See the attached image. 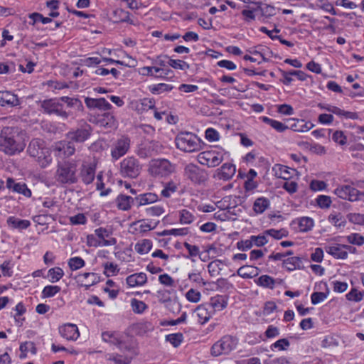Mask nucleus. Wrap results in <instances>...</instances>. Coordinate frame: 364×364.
Wrapping results in <instances>:
<instances>
[{
  "mask_svg": "<svg viewBox=\"0 0 364 364\" xmlns=\"http://www.w3.org/2000/svg\"><path fill=\"white\" fill-rule=\"evenodd\" d=\"M227 301L223 296L217 295L210 299V302L208 303L209 308L211 309L213 314L217 311H222L227 306Z\"/></svg>",
  "mask_w": 364,
  "mask_h": 364,
  "instance_id": "c85d7f7f",
  "label": "nucleus"
},
{
  "mask_svg": "<svg viewBox=\"0 0 364 364\" xmlns=\"http://www.w3.org/2000/svg\"><path fill=\"white\" fill-rule=\"evenodd\" d=\"M183 336L181 333H171L166 336V341L171 343L173 347H178L182 343Z\"/></svg>",
  "mask_w": 364,
  "mask_h": 364,
  "instance_id": "09e8293b",
  "label": "nucleus"
},
{
  "mask_svg": "<svg viewBox=\"0 0 364 364\" xmlns=\"http://www.w3.org/2000/svg\"><path fill=\"white\" fill-rule=\"evenodd\" d=\"M221 264H223V262L220 259H216L208 264V272L212 277L219 275L220 272L222 270Z\"/></svg>",
  "mask_w": 364,
  "mask_h": 364,
  "instance_id": "49530a36",
  "label": "nucleus"
},
{
  "mask_svg": "<svg viewBox=\"0 0 364 364\" xmlns=\"http://www.w3.org/2000/svg\"><path fill=\"white\" fill-rule=\"evenodd\" d=\"M19 349L21 352V354L20 355L21 358H25L28 351H31L33 354L36 353V348L33 342H25L21 343Z\"/></svg>",
  "mask_w": 364,
  "mask_h": 364,
  "instance_id": "603ef678",
  "label": "nucleus"
},
{
  "mask_svg": "<svg viewBox=\"0 0 364 364\" xmlns=\"http://www.w3.org/2000/svg\"><path fill=\"white\" fill-rule=\"evenodd\" d=\"M348 200L350 201H356L358 200L362 199L363 196H364V193L360 192L355 188L348 185Z\"/></svg>",
  "mask_w": 364,
  "mask_h": 364,
  "instance_id": "6e6d98bb",
  "label": "nucleus"
},
{
  "mask_svg": "<svg viewBox=\"0 0 364 364\" xmlns=\"http://www.w3.org/2000/svg\"><path fill=\"white\" fill-rule=\"evenodd\" d=\"M6 187L12 191L23 195L26 197L31 196V191L24 183H16L11 178H8Z\"/></svg>",
  "mask_w": 364,
  "mask_h": 364,
  "instance_id": "aec40b11",
  "label": "nucleus"
},
{
  "mask_svg": "<svg viewBox=\"0 0 364 364\" xmlns=\"http://www.w3.org/2000/svg\"><path fill=\"white\" fill-rule=\"evenodd\" d=\"M255 282L258 286L273 289L276 284H281L282 280L280 279H275L269 275L264 274L260 276Z\"/></svg>",
  "mask_w": 364,
  "mask_h": 364,
  "instance_id": "bb28decb",
  "label": "nucleus"
},
{
  "mask_svg": "<svg viewBox=\"0 0 364 364\" xmlns=\"http://www.w3.org/2000/svg\"><path fill=\"white\" fill-rule=\"evenodd\" d=\"M77 279L78 282H80L82 285L85 286L86 289H88L90 286L97 282L96 274L92 272L80 274L77 276Z\"/></svg>",
  "mask_w": 364,
  "mask_h": 364,
  "instance_id": "e433bc0d",
  "label": "nucleus"
},
{
  "mask_svg": "<svg viewBox=\"0 0 364 364\" xmlns=\"http://www.w3.org/2000/svg\"><path fill=\"white\" fill-rule=\"evenodd\" d=\"M195 314L198 318V321L201 324H204L209 321L213 315V313L209 308L208 304H203L199 305L195 309Z\"/></svg>",
  "mask_w": 364,
  "mask_h": 364,
  "instance_id": "412c9836",
  "label": "nucleus"
},
{
  "mask_svg": "<svg viewBox=\"0 0 364 364\" xmlns=\"http://www.w3.org/2000/svg\"><path fill=\"white\" fill-rule=\"evenodd\" d=\"M175 166L165 159H153L149 162L148 171L154 177H165L171 174Z\"/></svg>",
  "mask_w": 364,
  "mask_h": 364,
  "instance_id": "0eeeda50",
  "label": "nucleus"
},
{
  "mask_svg": "<svg viewBox=\"0 0 364 364\" xmlns=\"http://www.w3.org/2000/svg\"><path fill=\"white\" fill-rule=\"evenodd\" d=\"M124 354H108L107 359L113 361L115 364H129L134 355V350L131 346V350H121Z\"/></svg>",
  "mask_w": 364,
  "mask_h": 364,
  "instance_id": "f3484780",
  "label": "nucleus"
},
{
  "mask_svg": "<svg viewBox=\"0 0 364 364\" xmlns=\"http://www.w3.org/2000/svg\"><path fill=\"white\" fill-rule=\"evenodd\" d=\"M99 123L102 127L105 128H114L117 125V121L110 112H106L102 115V118L99 120Z\"/></svg>",
  "mask_w": 364,
  "mask_h": 364,
  "instance_id": "ea45409f",
  "label": "nucleus"
},
{
  "mask_svg": "<svg viewBox=\"0 0 364 364\" xmlns=\"http://www.w3.org/2000/svg\"><path fill=\"white\" fill-rule=\"evenodd\" d=\"M141 166L134 156L124 158L120 163L119 172L124 178H136L140 173Z\"/></svg>",
  "mask_w": 364,
  "mask_h": 364,
  "instance_id": "6e6552de",
  "label": "nucleus"
},
{
  "mask_svg": "<svg viewBox=\"0 0 364 364\" xmlns=\"http://www.w3.org/2000/svg\"><path fill=\"white\" fill-rule=\"evenodd\" d=\"M63 270L60 267L51 268L48 272L49 281L52 283H55L59 281L63 277Z\"/></svg>",
  "mask_w": 364,
  "mask_h": 364,
  "instance_id": "c03bdc74",
  "label": "nucleus"
},
{
  "mask_svg": "<svg viewBox=\"0 0 364 364\" xmlns=\"http://www.w3.org/2000/svg\"><path fill=\"white\" fill-rule=\"evenodd\" d=\"M95 165L87 161H83L80 168V177L81 181L85 185L92 183L95 177Z\"/></svg>",
  "mask_w": 364,
  "mask_h": 364,
  "instance_id": "4468645a",
  "label": "nucleus"
},
{
  "mask_svg": "<svg viewBox=\"0 0 364 364\" xmlns=\"http://www.w3.org/2000/svg\"><path fill=\"white\" fill-rule=\"evenodd\" d=\"M158 200L157 195L152 193H146L141 194L138 197L135 198V201L137 203L139 206L144 205L149 203H152Z\"/></svg>",
  "mask_w": 364,
  "mask_h": 364,
  "instance_id": "58836bf2",
  "label": "nucleus"
},
{
  "mask_svg": "<svg viewBox=\"0 0 364 364\" xmlns=\"http://www.w3.org/2000/svg\"><path fill=\"white\" fill-rule=\"evenodd\" d=\"M68 264L71 270H77L85 266V261L79 257H72L69 259Z\"/></svg>",
  "mask_w": 364,
  "mask_h": 364,
  "instance_id": "e2e57ef3",
  "label": "nucleus"
},
{
  "mask_svg": "<svg viewBox=\"0 0 364 364\" xmlns=\"http://www.w3.org/2000/svg\"><path fill=\"white\" fill-rule=\"evenodd\" d=\"M60 100L61 103L64 104L65 107L73 108L77 111H82L83 109L82 103L78 98L63 96L60 97Z\"/></svg>",
  "mask_w": 364,
  "mask_h": 364,
  "instance_id": "2f4dec72",
  "label": "nucleus"
},
{
  "mask_svg": "<svg viewBox=\"0 0 364 364\" xmlns=\"http://www.w3.org/2000/svg\"><path fill=\"white\" fill-rule=\"evenodd\" d=\"M272 171L276 177L287 181L292 178L296 170L284 165L275 164L272 167Z\"/></svg>",
  "mask_w": 364,
  "mask_h": 364,
  "instance_id": "4be33fe9",
  "label": "nucleus"
},
{
  "mask_svg": "<svg viewBox=\"0 0 364 364\" xmlns=\"http://www.w3.org/2000/svg\"><path fill=\"white\" fill-rule=\"evenodd\" d=\"M30 156L36 158L38 163L42 168H46L52 161L49 149L46 146L45 141L41 139H32L27 148Z\"/></svg>",
  "mask_w": 364,
  "mask_h": 364,
  "instance_id": "7ed1b4c3",
  "label": "nucleus"
},
{
  "mask_svg": "<svg viewBox=\"0 0 364 364\" xmlns=\"http://www.w3.org/2000/svg\"><path fill=\"white\" fill-rule=\"evenodd\" d=\"M314 223L311 218L302 217L298 219V225L301 232H308L312 229Z\"/></svg>",
  "mask_w": 364,
  "mask_h": 364,
  "instance_id": "37998d69",
  "label": "nucleus"
},
{
  "mask_svg": "<svg viewBox=\"0 0 364 364\" xmlns=\"http://www.w3.org/2000/svg\"><path fill=\"white\" fill-rule=\"evenodd\" d=\"M131 139L127 136H121L113 144L111 149V156L117 161L124 156L130 149Z\"/></svg>",
  "mask_w": 364,
  "mask_h": 364,
  "instance_id": "ddd939ff",
  "label": "nucleus"
},
{
  "mask_svg": "<svg viewBox=\"0 0 364 364\" xmlns=\"http://www.w3.org/2000/svg\"><path fill=\"white\" fill-rule=\"evenodd\" d=\"M257 6L255 11H259L262 16L264 18H270L276 14L274 6L269 4H263L262 2L254 3Z\"/></svg>",
  "mask_w": 364,
  "mask_h": 364,
  "instance_id": "c9c22d12",
  "label": "nucleus"
},
{
  "mask_svg": "<svg viewBox=\"0 0 364 364\" xmlns=\"http://www.w3.org/2000/svg\"><path fill=\"white\" fill-rule=\"evenodd\" d=\"M77 164L75 160L58 162L54 175L56 183L61 186L72 185L77 183Z\"/></svg>",
  "mask_w": 364,
  "mask_h": 364,
  "instance_id": "f03ea898",
  "label": "nucleus"
},
{
  "mask_svg": "<svg viewBox=\"0 0 364 364\" xmlns=\"http://www.w3.org/2000/svg\"><path fill=\"white\" fill-rule=\"evenodd\" d=\"M364 291H358L356 289H352L346 295V299L348 301L359 302L363 299Z\"/></svg>",
  "mask_w": 364,
  "mask_h": 364,
  "instance_id": "052dcab7",
  "label": "nucleus"
},
{
  "mask_svg": "<svg viewBox=\"0 0 364 364\" xmlns=\"http://www.w3.org/2000/svg\"><path fill=\"white\" fill-rule=\"evenodd\" d=\"M238 344L237 337L232 335H225L211 346L210 353L213 357L228 355L235 349Z\"/></svg>",
  "mask_w": 364,
  "mask_h": 364,
  "instance_id": "20e7f679",
  "label": "nucleus"
},
{
  "mask_svg": "<svg viewBox=\"0 0 364 364\" xmlns=\"http://www.w3.org/2000/svg\"><path fill=\"white\" fill-rule=\"evenodd\" d=\"M177 186L173 181L168 182L161 191V196L169 198L172 193L176 191Z\"/></svg>",
  "mask_w": 364,
  "mask_h": 364,
  "instance_id": "774afa93",
  "label": "nucleus"
},
{
  "mask_svg": "<svg viewBox=\"0 0 364 364\" xmlns=\"http://www.w3.org/2000/svg\"><path fill=\"white\" fill-rule=\"evenodd\" d=\"M184 176L196 184L203 183L208 178V174L205 170L191 163L185 166Z\"/></svg>",
  "mask_w": 364,
  "mask_h": 364,
  "instance_id": "f8f14e48",
  "label": "nucleus"
},
{
  "mask_svg": "<svg viewBox=\"0 0 364 364\" xmlns=\"http://www.w3.org/2000/svg\"><path fill=\"white\" fill-rule=\"evenodd\" d=\"M237 274L244 279L252 278L258 274V268L251 265H244L237 269Z\"/></svg>",
  "mask_w": 364,
  "mask_h": 364,
  "instance_id": "473e14b6",
  "label": "nucleus"
},
{
  "mask_svg": "<svg viewBox=\"0 0 364 364\" xmlns=\"http://www.w3.org/2000/svg\"><path fill=\"white\" fill-rule=\"evenodd\" d=\"M222 152L215 150L205 151L197 156L198 163L210 168L218 166L223 161Z\"/></svg>",
  "mask_w": 364,
  "mask_h": 364,
  "instance_id": "9d476101",
  "label": "nucleus"
},
{
  "mask_svg": "<svg viewBox=\"0 0 364 364\" xmlns=\"http://www.w3.org/2000/svg\"><path fill=\"white\" fill-rule=\"evenodd\" d=\"M176 147L184 152H196L201 149L200 140L191 132H181L176 139Z\"/></svg>",
  "mask_w": 364,
  "mask_h": 364,
  "instance_id": "39448f33",
  "label": "nucleus"
},
{
  "mask_svg": "<svg viewBox=\"0 0 364 364\" xmlns=\"http://www.w3.org/2000/svg\"><path fill=\"white\" fill-rule=\"evenodd\" d=\"M236 168L235 166L230 163H225L223 166L215 171L214 178L218 180H223L227 181L230 180L235 174Z\"/></svg>",
  "mask_w": 364,
  "mask_h": 364,
  "instance_id": "dca6fc26",
  "label": "nucleus"
},
{
  "mask_svg": "<svg viewBox=\"0 0 364 364\" xmlns=\"http://www.w3.org/2000/svg\"><path fill=\"white\" fill-rule=\"evenodd\" d=\"M264 234L267 235H269L277 240L282 239L284 237L287 235V231L281 229V230H275V229H269L264 232Z\"/></svg>",
  "mask_w": 364,
  "mask_h": 364,
  "instance_id": "338daca9",
  "label": "nucleus"
},
{
  "mask_svg": "<svg viewBox=\"0 0 364 364\" xmlns=\"http://www.w3.org/2000/svg\"><path fill=\"white\" fill-rule=\"evenodd\" d=\"M290 346V343L287 338H282L272 343L270 346L271 350L278 349L279 350H286Z\"/></svg>",
  "mask_w": 364,
  "mask_h": 364,
  "instance_id": "0e129e2a",
  "label": "nucleus"
},
{
  "mask_svg": "<svg viewBox=\"0 0 364 364\" xmlns=\"http://www.w3.org/2000/svg\"><path fill=\"white\" fill-rule=\"evenodd\" d=\"M28 17L32 20V25H34L37 22H41L43 24H46L52 21L51 18L44 17L41 14L37 12L30 14Z\"/></svg>",
  "mask_w": 364,
  "mask_h": 364,
  "instance_id": "5fc2aeb1",
  "label": "nucleus"
},
{
  "mask_svg": "<svg viewBox=\"0 0 364 364\" xmlns=\"http://www.w3.org/2000/svg\"><path fill=\"white\" fill-rule=\"evenodd\" d=\"M168 64L176 70H186L190 68L189 64L181 60L169 59Z\"/></svg>",
  "mask_w": 364,
  "mask_h": 364,
  "instance_id": "4d7b16f0",
  "label": "nucleus"
},
{
  "mask_svg": "<svg viewBox=\"0 0 364 364\" xmlns=\"http://www.w3.org/2000/svg\"><path fill=\"white\" fill-rule=\"evenodd\" d=\"M216 205L221 210H228V213H233L231 210L237 206V197L228 196L216 203Z\"/></svg>",
  "mask_w": 364,
  "mask_h": 364,
  "instance_id": "393cba45",
  "label": "nucleus"
},
{
  "mask_svg": "<svg viewBox=\"0 0 364 364\" xmlns=\"http://www.w3.org/2000/svg\"><path fill=\"white\" fill-rule=\"evenodd\" d=\"M126 281L127 284L131 287L142 286L146 282L147 277L144 272L136 273L127 277Z\"/></svg>",
  "mask_w": 364,
  "mask_h": 364,
  "instance_id": "c756f323",
  "label": "nucleus"
},
{
  "mask_svg": "<svg viewBox=\"0 0 364 364\" xmlns=\"http://www.w3.org/2000/svg\"><path fill=\"white\" fill-rule=\"evenodd\" d=\"M282 266L289 272L304 269L302 259L299 257H291L283 259Z\"/></svg>",
  "mask_w": 364,
  "mask_h": 364,
  "instance_id": "cd10ccee",
  "label": "nucleus"
},
{
  "mask_svg": "<svg viewBox=\"0 0 364 364\" xmlns=\"http://www.w3.org/2000/svg\"><path fill=\"white\" fill-rule=\"evenodd\" d=\"M75 144L70 140L59 141L53 145V151L57 156L63 154L66 157H70L75 153Z\"/></svg>",
  "mask_w": 364,
  "mask_h": 364,
  "instance_id": "2eb2a0df",
  "label": "nucleus"
},
{
  "mask_svg": "<svg viewBox=\"0 0 364 364\" xmlns=\"http://www.w3.org/2000/svg\"><path fill=\"white\" fill-rule=\"evenodd\" d=\"M92 132L91 126L84 123L79 127L70 129L65 134V139L75 144H81L90 137Z\"/></svg>",
  "mask_w": 364,
  "mask_h": 364,
  "instance_id": "1a4fd4ad",
  "label": "nucleus"
},
{
  "mask_svg": "<svg viewBox=\"0 0 364 364\" xmlns=\"http://www.w3.org/2000/svg\"><path fill=\"white\" fill-rule=\"evenodd\" d=\"M332 139L334 142L343 146L347 143V137L343 131L337 130L333 132Z\"/></svg>",
  "mask_w": 364,
  "mask_h": 364,
  "instance_id": "69168bd1",
  "label": "nucleus"
},
{
  "mask_svg": "<svg viewBox=\"0 0 364 364\" xmlns=\"http://www.w3.org/2000/svg\"><path fill=\"white\" fill-rule=\"evenodd\" d=\"M20 102L17 95L8 90H0V105L2 107H16Z\"/></svg>",
  "mask_w": 364,
  "mask_h": 364,
  "instance_id": "6ab92c4d",
  "label": "nucleus"
},
{
  "mask_svg": "<svg viewBox=\"0 0 364 364\" xmlns=\"http://www.w3.org/2000/svg\"><path fill=\"white\" fill-rule=\"evenodd\" d=\"M291 124L289 129L294 132H304L310 130L314 124L311 122H306L304 119H291L288 120Z\"/></svg>",
  "mask_w": 364,
  "mask_h": 364,
  "instance_id": "a878e982",
  "label": "nucleus"
},
{
  "mask_svg": "<svg viewBox=\"0 0 364 364\" xmlns=\"http://www.w3.org/2000/svg\"><path fill=\"white\" fill-rule=\"evenodd\" d=\"M328 221L336 227H343L346 223L344 216L341 213L333 212L328 218Z\"/></svg>",
  "mask_w": 364,
  "mask_h": 364,
  "instance_id": "79ce46f5",
  "label": "nucleus"
},
{
  "mask_svg": "<svg viewBox=\"0 0 364 364\" xmlns=\"http://www.w3.org/2000/svg\"><path fill=\"white\" fill-rule=\"evenodd\" d=\"M24 133L17 127H6L0 133V150L8 155L23 151L26 146Z\"/></svg>",
  "mask_w": 364,
  "mask_h": 364,
  "instance_id": "f257e3e1",
  "label": "nucleus"
},
{
  "mask_svg": "<svg viewBox=\"0 0 364 364\" xmlns=\"http://www.w3.org/2000/svg\"><path fill=\"white\" fill-rule=\"evenodd\" d=\"M131 306L135 314H142L148 307L144 301L136 299L131 300Z\"/></svg>",
  "mask_w": 364,
  "mask_h": 364,
  "instance_id": "8fccbe9b",
  "label": "nucleus"
},
{
  "mask_svg": "<svg viewBox=\"0 0 364 364\" xmlns=\"http://www.w3.org/2000/svg\"><path fill=\"white\" fill-rule=\"evenodd\" d=\"M270 205L269 200L264 198L260 197L255 200L253 204V210L257 214L263 213Z\"/></svg>",
  "mask_w": 364,
  "mask_h": 364,
  "instance_id": "4c0bfd02",
  "label": "nucleus"
},
{
  "mask_svg": "<svg viewBox=\"0 0 364 364\" xmlns=\"http://www.w3.org/2000/svg\"><path fill=\"white\" fill-rule=\"evenodd\" d=\"M6 223L9 227L19 230L26 229L31 225L29 220L18 219L14 216L9 217Z\"/></svg>",
  "mask_w": 364,
  "mask_h": 364,
  "instance_id": "f704fd0d",
  "label": "nucleus"
},
{
  "mask_svg": "<svg viewBox=\"0 0 364 364\" xmlns=\"http://www.w3.org/2000/svg\"><path fill=\"white\" fill-rule=\"evenodd\" d=\"M324 248L328 254L336 259H346L347 258V251L343 248V245L342 244L328 245Z\"/></svg>",
  "mask_w": 364,
  "mask_h": 364,
  "instance_id": "b1692460",
  "label": "nucleus"
},
{
  "mask_svg": "<svg viewBox=\"0 0 364 364\" xmlns=\"http://www.w3.org/2000/svg\"><path fill=\"white\" fill-rule=\"evenodd\" d=\"M316 204L321 208H328L331 205V198L328 196L320 195L316 199Z\"/></svg>",
  "mask_w": 364,
  "mask_h": 364,
  "instance_id": "bf43d9fd",
  "label": "nucleus"
},
{
  "mask_svg": "<svg viewBox=\"0 0 364 364\" xmlns=\"http://www.w3.org/2000/svg\"><path fill=\"white\" fill-rule=\"evenodd\" d=\"M157 225V223L154 226L151 223H146L144 220L134 222L131 225V228H134L133 233H144L149 230H153Z\"/></svg>",
  "mask_w": 364,
  "mask_h": 364,
  "instance_id": "7c9ffc66",
  "label": "nucleus"
},
{
  "mask_svg": "<svg viewBox=\"0 0 364 364\" xmlns=\"http://www.w3.org/2000/svg\"><path fill=\"white\" fill-rule=\"evenodd\" d=\"M61 288L59 286L48 285L46 286L42 291L43 298H50L54 296L58 292H60Z\"/></svg>",
  "mask_w": 364,
  "mask_h": 364,
  "instance_id": "3c124183",
  "label": "nucleus"
},
{
  "mask_svg": "<svg viewBox=\"0 0 364 364\" xmlns=\"http://www.w3.org/2000/svg\"><path fill=\"white\" fill-rule=\"evenodd\" d=\"M173 89V86L168 84L159 83L149 87L150 91L153 94L159 95L164 92L171 91Z\"/></svg>",
  "mask_w": 364,
  "mask_h": 364,
  "instance_id": "de8ad7c7",
  "label": "nucleus"
},
{
  "mask_svg": "<svg viewBox=\"0 0 364 364\" xmlns=\"http://www.w3.org/2000/svg\"><path fill=\"white\" fill-rule=\"evenodd\" d=\"M160 148L161 145L159 142L151 141L140 147L136 154L141 158H147L151 156L154 151L157 152Z\"/></svg>",
  "mask_w": 364,
  "mask_h": 364,
  "instance_id": "5701e85b",
  "label": "nucleus"
},
{
  "mask_svg": "<svg viewBox=\"0 0 364 364\" xmlns=\"http://www.w3.org/2000/svg\"><path fill=\"white\" fill-rule=\"evenodd\" d=\"M60 336L67 340H76L79 336L78 328L75 324L67 323L59 328Z\"/></svg>",
  "mask_w": 364,
  "mask_h": 364,
  "instance_id": "a211bd4d",
  "label": "nucleus"
},
{
  "mask_svg": "<svg viewBox=\"0 0 364 364\" xmlns=\"http://www.w3.org/2000/svg\"><path fill=\"white\" fill-rule=\"evenodd\" d=\"M134 200L135 199L131 196L120 194L116 198V203L119 209L122 210H127L131 208V205L134 202Z\"/></svg>",
  "mask_w": 364,
  "mask_h": 364,
  "instance_id": "72a5a7b5",
  "label": "nucleus"
},
{
  "mask_svg": "<svg viewBox=\"0 0 364 364\" xmlns=\"http://www.w3.org/2000/svg\"><path fill=\"white\" fill-rule=\"evenodd\" d=\"M41 108L47 114H55L63 119H68L71 112L66 111L64 104L61 103L60 97L45 100L41 102Z\"/></svg>",
  "mask_w": 364,
  "mask_h": 364,
  "instance_id": "423d86ee",
  "label": "nucleus"
},
{
  "mask_svg": "<svg viewBox=\"0 0 364 364\" xmlns=\"http://www.w3.org/2000/svg\"><path fill=\"white\" fill-rule=\"evenodd\" d=\"M346 240L350 244L361 246L364 244V236L358 233H351L346 236Z\"/></svg>",
  "mask_w": 364,
  "mask_h": 364,
  "instance_id": "13d9d810",
  "label": "nucleus"
},
{
  "mask_svg": "<svg viewBox=\"0 0 364 364\" xmlns=\"http://www.w3.org/2000/svg\"><path fill=\"white\" fill-rule=\"evenodd\" d=\"M152 247V242L148 239H144L136 243L134 250L140 255L148 253Z\"/></svg>",
  "mask_w": 364,
  "mask_h": 364,
  "instance_id": "a19ab883",
  "label": "nucleus"
},
{
  "mask_svg": "<svg viewBox=\"0 0 364 364\" xmlns=\"http://www.w3.org/2000/svg\"><path fill=\"white\" fill-rule=\"evenodd\" d=\"M102 339L107 343L115 345L120 350H131L132 345L125 341V336L115 331L102 333Z\"/></svg>",
  "mask_w": 364,
  "mask_h": 364,
  "instance_id": "9b49d317",
  "label": "nucleus"
},
{
  "mask_svg": "<svg viewBox=\"0 0 364 364\" xmlns=\"http://www.w3.org/2000/svg\"><path fill=\"white\" fill-rule=\"evenodd\" d=\"M188 232V228H174L171 230H164L161 235H175V236H183L187 235Z\"/></svg>",
  "mask_w": 364,
  "mask_h": 364,
  "instance_id": "680f3d73",
  "label": "nucleus"
},
{
  "mask_svg": "<svg viewBox=\"0 0 364 364\" xmlns=\"http://www.w3.org/2000/svg\"><path fill=\"white\" fill-rule=\"evenodd\" d=\"M114 16L117 17V22H127L134 24V21L129 18L130 14L123 9H117L114 11Z\"/></svg>",
  "mask_w": 364,
  "mask_h": 364,
  "instance_id": "a18cd8bd",
  "label": "nucleus"
},
{
  "mask_svg": "<svg viewBox=\"0 0 364 364\" xmlns=\"http://www.w3.org/2000/svg\"><path fill=\"white\" fill-rule=\"evenodd\" d=\"M179 213L180 222L182 224H191L196 219L193 213L186 209L181 210Z\"/></svg>",
  "mask_w": 364,
  "mask_h": 364,
  "instance_id": "864d4df0",
  "label": "nucleus"
}]
</instances>
